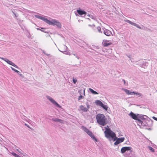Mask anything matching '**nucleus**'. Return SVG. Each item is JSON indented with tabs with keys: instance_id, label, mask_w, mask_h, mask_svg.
<instances>
[{
	"instance_id": "obj_1",
	"label": "nucleus",
	"mask_w": 157,
	"mask_h": 157,
	"mask_svg": "<svg viewBox=\"0 0 157 157\" xmlns=\"http://www.w3.org/2000/svg\"><path fill=\"white\" fill-rule=\"evenodd\" d=\"M104 133L106 137L109 138H111L113 139V141H116L114 143V144L115 145L122 142L125 139L124 137L117 138L115 133L112 131L110 128L106 129V130L104 131Z\"/></svg>"
},
{
	"instance_id": "obj_2",
	"label": "nucleus",
	"mask_w": 157,
	"mask_h": 157,
	"mask_svg": "<svg viewBox=\"0 0 157 157\" xmlns=\"http://www.w3.org/2000/svg\"><path fill=\"white\" fill-rule=\"evenodd\" d=\"M34 16L37 18L44 21L49 25H52L53 26L56 25L59 28H61V25L60 23L56 19H51V20H49L44 17L38 15H35Z\"/></svg>"
},
{
	"instance_id": "obj_3",
	"label": "nucleus",
	"mask_w": 157,
	"mask_h": 157,
	"mask_svg": "<svg viewBox=\"0 0 157 157\" xmlns=\"http://www.w3.org/2000/svg\"><path fill=\"white\" fill-rule=\"evenodd\" d=\"M96 118L97 122L99 124L104 126L106 124L105 117L103 114L100 113L98 114L96 116Z\"/></svg>"
},
{
	"instance_id": "obj_4",
	"label": "nucleus",
	"mask_w": 157,
	"mask_h": 157,
	"mask_svg": "<svg viewBox=\"0 0 157 157\" xmlns=\"http://www.w3.org/2000/svg\"><path fill=\"white\" fill-rule=\"evenodd\" d=\"M129 115L132 119L134 120H138V118L140 119H145L147 117V116L143 115L136 114L132 112H131L129 114Z\"/></svg>"
},
{
	"instance_id": "obj_5",
	"label": "nucleus",
	"mask_w": 157,
	"mask_h": 157,
	"mask_svg": "<svg viewBox=\"0 0 157 157\" xmlns=\"http://www.w3.org/2000/svg\"><path fill=\"white\" fill-rule=\"evenodd\" d=\"M143 120L144 123V126L148 127H151L153 125V121L147 117L145 119H141Z\"/></svg>"
},
{
	"instance_id": "obj_6",
	"label": "nucleus",
	"mask_w": 157,
	"mask_h": 157,
	"mask_svg": "<svg viewBox=\"0 0 157 157\" xmlns=\"http://www.w3.org/2000/svg\"><path fill=\"white\" fill-rule=\"evenodd\" d=\"M47 98L48 99L53 105L56 106L59 108H61V106L54 99L49 96H46Z\"/></svg>"
},
{
	"instance_id": "obj_7",
	"label": "nucleus",
	"mask_w": 157,
	"mask_h": 157,
	"mask_svg": "<svg viewBox=\"0 0 157 157\" xmlns=\"http://www.w3.org/2000/svg\"><path fill=\"white\" fill-rule=\"evenodd\" d=\"M132 148L129 147H122L121 150L122 153H124L126 152H128V151H131Z\"/></svg>"
},
{
	"instance_id": "obj_8",
	"label": "nucleus",
	"mask_w": 157,
	"mask_h": 157,
	"mask_svg": "<svg viewBox=\"0 0 157 157\" xmlns=\"http://www.w3.org/2000/svg\"><path fill=\"white\" fill-rule=\"evenodd\" d=\"M124 21L125 22L129 23V24H130L132 25H134V26L137 27V28H138L139 29H142V28L141 27H140L138 24H137L133 22L128 19L124 20Z\"/></svg>"
},
{
	"instance_id": "obj_9",
	"label": "nucleus",
	"mask_w": 157,
	"mask_h": 157,
	"mask_svg": "<svg viewBox=\"0 0 157 157\" xmlns=\"http://www.w3.org/2000/svg\"><path fill=\"white\" fill-rule=\"evenodd\" d=\"M102 31L103 33L107 36H109L112 34V32L110 31L105 28L102 29Z\"/></svg>"
},
{
	"instance_id": "obj_10",
	"label": "nucleus",
	"mask_w": 157,
	"mask_h": 157,
	"mask_svg": "<svg viewBox=\"0 0 157 157\" xmlns=\"http://www.w3.org/2000/svg\"><path fill=\"white\" fill-rule=\"evenodd\" d=\"M77 12L79 15L82 16L84 15V16H85L87 14V13L86 11L82 10L81 9L77 10Z\"/></svg>"
},
{
	"instance_id": "obj_11",
	"label": "nucleus",
	"mask_w": 157,
	"mask_h": 157,
	"mask_svg": "<svg viewBox=\"0 0 157 157\" xmlns=\"http://www.w3.org/2000/svg\"><path fill=\"white\" fill-rule=\"evenodd\" d=\"M91 138L93 139V140H95L96 142H98V140L95 137V136L92 133V132L90 131L89 132L87 133Z\"/></svg>"
},
{
	"instance_id": "obj_12",
	"label": "nucleus",
	"mask_w": 157,
	"mask_h": 157,
	"mask_svg": "<svg viewBox=\"0 0 157 157\" xmlns=\"http://www.w3.org/2000/svg\"><path fill=\"white\" fill-rule=\"evenodd\" d=\"M52 121L56 122H60L61 123H63V121L56 118H52Z\"/></svg>"
},
{
	"instance_id": "obj_13",
	"label": "nucleus",
	"mask_w": 157,
	"mask_h": 157,
	"mask_svg": "<svg viewBox=\"0 0 157 157\" xmlns=\"http://www.w3.org/2000/svg\"><path fill=\"white\" fill-rule=\"evenodd\" d=\"M0 58L4 60L5 62H6L7 63H8V64H9L10 65H12L13 63L11 61L9 60V59H8L7 58H3L2 57Z\"/></svg>"
},
{
	"instance_id": "obj_14",
	"label": "nucleus",
	"mask_w": 157,
	"mask_h": 157,
	"mask_svg": "<svg viewBox=\"0 0 157 157\" xmlns=\"http://www.w3.org/2000/svg\"><path fill=\"white\" fill-rule=\"evenodd\" d=\"M124 90L126 93V94H127L128 95L130 94L131 95H132L134 94V91H131L129 90L126 89H124Z\"/></svg>"
},
{
	"instance_id": "obj_15",
	"label": "nucleus",
	"mask_w": 157,
	"mask_h": 157,
	"mask_svg": "<svg viewBox=\"0 0 157 157\" xmlns=\"http://www.w3.org/2000/svg\"><path fill=\"white\" fill-rule=\"evenodd\" d=\"M140 119V118H138V120H136L137 121V124L140 126L141 125L144 126V123Z\"/></svg>"
},
{
	"instance_id": "obj_16",
	"label": "nucleus",
	"mask_w": 157,
	"mask_h": 157,
	"mask_svg": "<svg viewBox=\"0 0 157 157\" xmlns=\"http://www.w3.org/2000/svg\"><path fill=\"white\" fill-rule=\"evenodd\" d=\"M81 129L85 132L86 133H88L90 131L85 127L82 126H81Z\"/></svg>"
},
{
	"instance_id": "obj_17",
	"label": "nucleus",
	"mask_w": 157,
	"mask_h": 157,
	"mask_svg": "<svg viewBox=\"0 0 157 157\" xmlns=\"http://www.w3.org/2000/svg\"><path fill=\"white\" fill-rule=\"evenodd\" d=\"M80 109L82 111L84 112H87L88 110V109L86 108L85 107H84L82 105H81L79 107Z\"/></svg>"
},
{
	"instance_id": "obj_18",
	"label": "nucleus",
	"mask_w": 157,
	"mask_h": 157,
	"mask_svg": "<svg viewBox=\"0 0 157 157\" xmlns=\"http://www.w3.org/2000/svg\"><path fill=\"white\" fill-rule=\"evenodd\" d=\"M95 103L96 105H99L100 106L102 105L103 103L100 100H96Z\"/></svg>"
},
{
	"instance_id": "obj_19",
	"label": "nucleus",
	"mask_w": 157,
	"mask_h": 157,
	"mask_svg": "<svg viewBox=\"0 0 157 157\" xmlns=\"http://www.w3.org/2000/svg\"><path fill=\"white\" fill-rule=\"evenodd\" d=\"M89 90L90 91L91 93L92 94H98V93L96 92V91L94 90L93 89L90 88L89 89Z\"/></svg>"
},
{
	"instance_id": "obj_20",
	"label": "nucleus",
	"mask_w": 157,
	"mask_h": 157,
	"mask_svg": "<svg viewBox=\"0 0 157 157\" xmlns=\"http://www.w3.org/2000/svg\"><path fill=\"white\" fill-rule=\"evenodd\" d=\"M111 43H107V40H105V41H104V46L107 47L109 45H110L111 44Z\"/></svg>"
},
{
	"instance_id": "obj_21",
	"label": "nucleus",
	"mask_w": 157,
	"mask_h": 157,
	"mask_svg": "<svg viewBox=\"0 0 157 157\" xmlns=\"http://www.w3.org/2000/svg\"><path fill=\"white\" fill-rule=\"evenodd\" d=\"M101 107H102L106 111H107L108 109V106L107 105H104L103 103L102 105L101 106Z\"/></svg>"
},
{
	"instance_id": "obj_22",
	"label": "nucleus",
	"mask_w": 157,
	"mask_h": 157,
	"mask_svg": "<svg viewBox=\"0 0 157 157\" xmlns=\"http://www.w3.org/2000/svg\"><path fill=\"white\" fill-rule=\"evenodd\" d=\"M10 153L15 157H21V156H20L19 155H18L17 154H16V153L13 152H10Z\"/></svg>"
},
{
	"instance_id": "obj_23",
	"label": "nucleus",
	"mask_w": 157,
	"mask_h": 157,
	"mask_svg": "<svg viewBox=\"0 0 157 157\" xmlns=\"http://www.w3.org/2000/svg\"><path fill=\"white\" fill-rule=\"evenodd\" d=\"M133 94L136 95L138 97H141L142 96V94L136 92H134Z\"/></svg>"
},
{
	"instance_id": "obj_24",
	"label": "nucleus",
	"mask_w": 157,
	"mask_h": 157,
	"mask_svg": "<svg viewBox=\"0 0 157 157\" xmlns=\"http://www.w3.org/2000/svg\"><path fill=\"white\" fill-rule=\"evenodd\" d=\"M149 149L152 152H154L155 151V150L151 146H149L148 147Z\"/></svg>"
},
{
	"instance_id": "obj_25",
	"label": "nucleus",
	"mask_w": 157,
	"mask_h": 157,
	"mask_svg": "<svg viewBox=\"0 0 157 157\" xmlns=\"http://www.w3.org/2000/svg\"><path fill=\"white\" fill-rule=\"evenodd\" d=\"M26 33V36H28V37L29 38H31V36L30 35V33H29V31H27V33Z\"/></svg>"
},
{
	"instance_id": "obj_26",
	"label": "nucleus",
	"mask_w": 157,
	"mask_h": 157,
	"mask_svg": "<svg viewBox=\"0 0 157 157\" xmlns=\"http://www.w3.org/2000/svg\"><path fill=\"white\" fill-rule=\"evenodd\" d=\"M11 68L13 71H14L15 72H17L18 74H19V73H20V72L19 71L15 69L14 68L12 67H11Z\"/></svg>"
},
{
	"instance_id": "obj_27",
	"label": "nucleus",
	"mask_w": 157,
	"mask_h": 157,
	"mask_svg": "<svg viewBox=\"0 0 157 157\" xmlns=\"http://www.w3.org/2000/svg\"><path fill=\"white\" fill-rule=\"evenodd\" d=\"M97 29L98 31V32L100 33H102V32L101 31V27H100V26H98L97 27Z\"/></svg>"
},
{
	"instance_id": "obj_28",
	"label": "nucleus",
	"mask_w": 157,
	"mask_h": 157,
	"mask_svg": "<svg viewBox=\"0 0 157 157\" xmlns=\"http://www.w3.org/2000/svg\"><path fill=\"white\" fill-rule=\"evenodd\" d=\"M87 17H90V18H92V19H94V16H93V15H89V14L87 15L86 16Z\"/></svg>"
},
{
	"instance_id": "obj_29",
	"label": "nucleus",
	"mask_w": 157,
	"mask_h": 157,
	"mask_svg": "<svg viewBox=\"0 0 157 157\" xmlns=\"http://www.w3.org/2000/svg\"><path fill=\"white\" fill-rule=\"evenodd\" d=\"M83 98V96L82 95H80L78 97V100L79 101V100H80L81 99Z\"/></svg>"
},
{
	"instance_id": "obj_30",
	"label": "nucleus",
	"mask_w": 157,
	"mask_h": 157,
	"mask_svg": "<svg viewBox=\"0 0 157 157\" xmlns=\"http://www.w3.org/2000/svg\"><path fill=\"white\" fill-rule=\"evenodd\" d=\"M12 66L14 67H15V68H18V67L17 65H15L14 63H13Z\"/></svg>"
},
{
	"instance_id": "obj_31",
	"label": "nucleus",
	"mask_w": 157,
	"mask_h": 157,
	"mask_svg": "<svg viewBox=\"0 0 157 157\" xmlns=\"http://www.w3.org/2000/svg\"><path fill=\"white\" fill-rule=\"evenodd\" d=\"M73 82L74 84H75L77 82V80L76 79H75L74 78H73Z\"/></svg>"
},
{
	"instance_id": "obj_32",
	"label": "nucleus",
	"mask_w": 157,
	"mask_h": 157,
	"mask_svg": "<svg viewBox=\"0 0 157 157\" xmlns=\"http://www.w3.org/2000/svg\"><path fill=\"white\" fill-rule=\"evenodd\" d=\"M86 106H87V108L88 109H89L90 108V105H88V102H86Z\"/></svg>"
},
{
	"instance_id": "obj_33",
	"label": "nucleus",
	"mask_w": 157,
	"mask_h": 157,
	"mask_svg": "<svg viewBox=\"0 0 157 157\" xmlns=\"http://www.w3.org/2000/svg\"><path fill=\"white\" fill-rule=\"evenodd\" d=\"M59 50L60 52H63V53H64V54H68V52H67L66 51H64V52H63V51H61L60 50Z\"/></svg>"
},
{
	"instance_id": "obj_34",
	"label": "nucleus",
	"mask_w": 157,
	"mask_h": 157,
	"mask_svg": "<svg viewBox=\"0 0 157 157\" xmlns=\"http://www.w3.org/2000/svg\"><path fill=\"white\" fill-rule=\"evenodd\" d=\"M25 126H26L28 128H29L30 129H32V128H31L28 124H26V123H25Z\"/></svg>"
},
{
	"instance_id": "obj_35",
	"label": "nucleus",
	"mask_w": 157,
	"mask_h": 157,
	"mask_svg": "<svg viewBox=\"0 0 157 157\" xmlns=\"http://www.w3.org/2000/svg\"><path fill=\"white\" fill-rule=\"evenodd\" d=\"M16 150L19 153H20L21 155H23V153L19 149H17Z\"/></svg>"
},
{
	"instance_id": "obj_36",
	"label": "nucleus",
	"mask_w": 157,
	"mask_h": 157,
	"mask_svg": "<svg viewBox=\"0 0 157 157\" xmlns=\"http://www.w3.org/2000/svg\"><path fill=\"white\" fill-rule=\"evenodd\" d=\"M152 118L154 120L157 121V117H155L153 116V117H152Z\"/></svg>"
},
{
	"instance_id": "obj_37",
	"label": "nucleus",
	"mask_w": 157,
	"mask_h": 157,
	"mask_svg": "<svg viewBox=\"0 0 157 157\" xmlns=\"http://www.w3.org/2000/svg\"><path fill=\"white\" fill-rule=\"evenodd\" d=\"M104 129H105V130H106V129H108L109 128V126L108 125H107L106 126V127H104Z\"/></svg>"
},
{
	"instance_id": "obj_38",
	"label": "nucleus",
	"mask_w": 157,
	"mask_h": 157,
	"mask_svg": "<svg viewBox=\"0 0 157 157\" xmlns=\"http://www.w3.org/2000/svg\"><path fill=\"white\" fill-rule=\"evenodd\" d=\"M127 57H128L130 59L129 60H131V58L130 57L131 55H127Z\"/></svg>"
},
{
	"instance_id": "obj_39",
	"label": "nucleus",
	"mask_w": 157,
	"mask_h": 157,
	"mask_svg": "<svg viewBox=\"0 0 157 157\" xmlns=\"http://www.w3.org/2000/svg\"><path fill=\"white\" fill-rule=\"evenodd\" d=\"M41 31L42 32H43L44 33H48V32L47 31H45V30H41Z\"/></svg>"
},
{
	"instance_id": "obj_40",
	"label": "nucleus",
	"mask_w": 157,
	"mask_h": 157,
	"mask_svg": "<svg viewBox=\"0 0 157 157\" xmlns=\"http://www.w3.org/2000/svg\"><path fill=\"white\" fill-rule=\"evenodd\" d=\"M88 26L92 27H94L95 26V25H89Z\"/></svg>"
},
{
	"instance_id": "obj_41",
	"label": "nucleus",
	"mask_w": 157,
	"mask_h": 157,
	"mask_svg": "<svg viewBox=\"0 0 157 157\" xmlns=\"http://www.w3.org/2000/svg\"><path fill=\"white\" fill-rule=\"evenodd\" d=\"M43 53H44V54L46 55L47 56H48L49 55V54H46V53H45V51H44V50H43Z\"/></svg>"
},
{
	"instance_id": "obj_42",
	"label": "nucleus",
	"mask_w": 157,
	"mask_h": 157,
	"mask_svg": "<svg viewBox=\"0 0 157 157\" xmlns=\"http://www.w3.org/2000/svg\"><path fill=\"white\" fill-rule=\"evenodd\" d=\"M148 128H146V129L148 130H151L152 129V128H151V127H148Z\"/></svg>"
},
{
	"instance_id": "obj_43",
	"label": "nucleus",
	"mask_w": 157,
	"mask_h": 157,
	"mask_svg": "<svg viewBox=\"0 0 157 157\" xmlns=\"http://www.w3.org/2000/svg\"><path fill=\"white\" fill-rule=\"evenodd\" d=\"M63 47L66 50H67V47L65 45H64Z\"/></svg>"
},
{
	"instance_id": "obj_44",
	"label": "nucleus",
	"mask_w": 157,
	"mask_h": 157,
	"mask_svg": "<svg viewBox=\"0 0 157 157\" xmlns=\"http://www.w3.org/2000/svg\"><path fill=\"white\" fill-rule=\"evenodd\" d=\"M122 80L123 81V82H124V85H125V80H124V79H122Z\"/></svg>"
},
{
	"instance_id": "obj_45",
	"label": "nucleus",
	"mask_w": 157,
	"mask_h": 157,
	"mask_svg": "<svg viewBox=\"0 0 157 157\" xmlns=\"http://www.w3.org/2000/svg\"><path fill=\"white\" fill-rule=\"evenodd\" d=\"M20 76H21V77H23V75L21 74H20V73H19V74H18Z\"/></svg>"
},
{
	"instance_id": "obj_46",
	"label": "nucleus",
	"mask_w": 157,
	"mask_h": 157,
	"mask_svg": "<svg viewBox=\"0 0 157 157\" xmlns=\"http://www.w3.org/2000/svg\"><path fill=\"white\" fill-rule=\"evenodd\" d=\"M36 29L37 30H41V29H40L39 28H36Z\"/></svg>"
},
{
	"instance_id": "obj_47",
	"label": "nucleus",
	"mask_w": 157,
	"mask_h": 157,
	"mask_svg": "<svg viewBox=\"0 0 157 157\" xmlns=\"http://www.w3.org/2000/svg\"><path fill=\"white\" fill-rule=\"evenodd\" d=\"M14 14L16 17H17L18 16L15 13H14Z\"/></svg>"
},
{
	"instance_id": "obj_48",
	"label": "nucleus",
	"mask_w": 157,
	"mask_h": 157,
	"mask_svg": "<svg viewBox=\"0 0 157 157\" xmlns=\"http://www.w3.org/2000/svg\"><path fill=\"white\" fill-rule=\"evenodd\" d=\"M76 57L78 59H79V57H78V56H76Z\"/></svg>"
},
{
	"instance_id": "obj_49",
	"label": "nucleus",
	"mask_w": 157,
	"mask_h": 157,
	"mask_svg": "<svg viewBox=\"0 0 157 157\" xmlns=\"http://www.w3.org/2000/svg\"><path fill=\"white\" fill-rule=\"evenodd\" d=\"M99 48L97 47L96 48V49H98Z\"/></svg>"
},
{
	"instance_id": "obj_50",
	"label": "nucleus",
	"mask_w": 157,
	"mask_h": 157,
	"mask_svg": "<svg viewBox=\"0 0 157 157\" xmlns=\"http://www.w3.org/2000/svg\"><path fill=\"white\" fill-rule=\"evenodd\" d=\"M12 13H13V14H14V13H14V12L13 11H12Z\"/></svg>"
},
{
	"instance_id": "obj_51",
	"label": "nucleus",
	"mask_w": 157,
	"mask_h": 157,
	"mask_svg": "<svg viewBox=\"0 0 157 157\" xmlns=\"http://www.w3.org/2000/svg\"><path fill=\"white\" fill-rule=\"evenodd\" d=\"M146 64H147V65H148V63H146Z\"/></svg>"
},
{
	"instance_id": "obj_52",
	"label": "nucleus",
	"mask_w": 157,
	"mask_h": 157,
	"mask_svg": "<svg viewBox=\"0 0 157 157\" xmlns=\"http://www.w3.org/2000/svg\"><path fill=\"white\" fill-rule=\"evenodd\" d=\"M86 18L87 19H89V20H90V19H89V18H87H87Z\"/></svg>"
},
{
	"instance_id": "obj_53",
	"label": "nucleus",
	"mask_w": 157,
	"mask_h": 157,
	"mask_svg": "<svg viewBox=\"0 0 157 157\" xmlns=\"http://www.w3.org/2000/svg\"><path fill=\"white\" fill-rule=\"evenodd\" d=\"M22 155H23L24 156H25V154H23Z\"/></svg>"
},
{
	"instance_id": "obj_54",
	"label": "nucleus",
	"mask_w": 157,
	"mask_h": 157,
	"mask_svg": "<svg viewBox=\"0 0 157 157\" xmlns=\"http://www.w3.org/2000/svg\"><path fill=\"white\" fill-rule=\"evenodd\" d=\"M104 129V128H102V130H103Z\"/></svg>"
},
{
	"instance_id": "obj_55",
	"label": "nucleus",
	"mask_w": 157,
	"mask_h": 157,
	"mask_svg": "<svg viewBox=\"0 0 157 157\" xmlns=\"http://www.w3.org/2000/svg\"><path fill=\"white\" fill-rule=\"evenodd\" d=\"M41 28L42 29H43L42 28Z\"/></svg>"
}]
</instances>
